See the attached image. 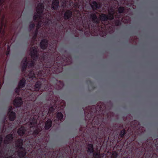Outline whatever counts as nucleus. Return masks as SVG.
<instances>
[{
	"label": "nucleus",
	"mask_w": 158,
	"mask_h": 158,
	"mask_svg": "<svg viewBox=\"0 0 158 158\" xmlns=\"http://www.w3.org/2000/svg\"><path fill=\"white\" fill-rule=\"evenodd\" d=\"M118 10L119 13H122L124 10V8L123 7H120L119 8Z\"/></svg>",
	"instance_id": "obj_14"
},
{
	"label": "nucleus",
	"mask_w": 158,
	"mask_h": 158,
	"mask_svg": "<svg viewBox=\"0 0 158 158\" xmlns=\"http://www.w3.org/2000/svg\"><path fill=\"white\" fill-rule=\"evenodd\" d=\"M25 79H22L20 81L19 84V87L20 88H22L25 85Z\"/></svg>",
	"instance_id": "obj_10"
},
{
	"label": "nucleus",
	"mask_w": 158,
	"mask_h": 158,
	"mask_svg": "<svg viewBox=\"0 0 158 158\" xmlns=\"http://www.w3.org/2000/svg\"><path fill=\"white\" fill-rule=\"evenodd\" d=\"M125 134V131L124 130L121 131L120 134V135L121 136H123Z\"/></svg>",
	"instance_id": "obj_17"
},
{
	"label": "nucleus",
	"mask_w": 158,
	"mask_h": 158,
	"mask_svg": "<svg viewBox=\"0 0 158 158\" xmlns=\"http://www.w3.org/2000/svg\"><path fill=\"white\" fill-rule=\"evenodd\" d=\"M34 18H35V16H34Z\"/></svg>",
	"instance_id": "obj_24"
},
{
	"label": "nucleus",
	"mask_w": 158,
	"mask_h": 158,
	"mask_svg": "<svg viewBox=\"0 0 158 158\" xmlns=\"http://www.w3.org/2000/svg\"><path fill=\"white\" fill-rule=\"evenodd\" d=\"M57 117L58 119H61L63 118V115L61 113H58L57 114Z\"/></svg>",
	"instance_id": "obj_13"
},
{
	"label": "nucleus",
	"mask_w": 158,
	"mask_h": 158,
	"mask_svg": "<svg viewBox=\"0 0 158 158\" xmlns=\"http://www.w3.org/2000/svg\"><path fill=\"white\" fill-rule=\"evenodd\" d=\"M117 154L115 152L113 153L111 156V157L112 158H115L117 156Z\"/></svg>",
	"instance_id": "obj_15"
},
{
	"label": "nucleus",
	"mask_w": 158,
	"mask_h": 158,
	"mask_svg": "<svg viewBox=\"0 0 158 158\" xmlns=\"http://www.w3.org/2000/svg\"><path fill=\"white\" fill-rule=\"evenodd\" d=\"M35 123L34 122L33 123L32 122H31L30 123V127L31 128V127H33V126H35Z\"/></svg>",
	"instance_id": "obj_16"
},
{
	"label": "nucleus",
	"mask_w": 158,
	"mask_h": 158,
	"mask_svg": "<svg viewBox=\"0 0 158 158\" xmlns=\"http://www.w3.org/2000/svg\"><path fill=\"white\" fill-rule=\"evenodd\" d=\"M93 4L94 5V6H95L96 8H98V6L97 4V3L96 2H93Z\"/></svg>",
	"instance_id": "obj_18"
},
{
	"label": "nucleus",
	"mask_w": 158,
	"mask_h": 158,
	"mask_svg": "<svg viewBox=\"0 0 158 158\" xmlns=\"http://www.w3.org/2000/svg\"><path fill=\"white\" fill-rule=\"evenodd\" d=\"M22 103V100L20 98H15L14 101V105L16 107L19 106Z\"/></svg>",
	"instance_id": "obj_1"
},
{
	"label": "nucleus",
	"mask_w": 158,
	"mask_h": 158,
	"mask_svg": "<svg viewBox=\"0 0 158 158\" xmlns=\"http://www.w3.org/2000/svg\"><path fill=\"white\" fill-rule=\"evenodd\" d=\"M12 107H10L9 108V112L8 114H9V119L10 120H13L15 118V113L13 112H11L10 111L12 110Z\"/></svg>",
	"instance_id": "obj_2"
},
{
	"label": "nucleus",
	"mask_w": 158,
	"mask_h": 158,
	"mask_svg": "<svg viewBox=\"0 0 158 158\" xmlns=\"http://www.w3.org/2000/svg\"><path fill=\"white\" fill-rule=\"evenodd\" d=\"M47 45V41L46 40H42L40 43V47L42 49L45 48Z\"/></svg>",
	"instance_id": "obj_4"
},
{
	"label": "nucleus",
	"mask_w": 158,
	"mask_h": 158,
	"mask_svg": "<svg viewBox=\"0 0 158 158\" xmlns=\"http://www.w3.org/2000/svg\"><path fill=\"white\" fill-rule=\"evenodd\" d=\"M52 121L50 120H48L46 122L45 125V128L46 129H49L51 126Z\"/></svg>",
	"instance_id": "obj_5"
},
{
	"label": "nucleus",
	"mask_w": 158,
	"mask_h": 158,
	"mask_svg": "<svg viewBox=\"0 0 158 158\" xmlns=\"http://www.w3.org/2000/svg\"><path fill=\"white\" fill-rule=\"evenodd\" d=\"M19 146H22V140L19 141Z\"/></svg>",
	"instance_id": "obj_20"
},
{
	"label": "nucleus",
	"mask_w": 158,
	"mask_h": 158,
	"mask_svg": "<svg viewBox=\"0 0 158 158\" xmlns=\"http://www.w3.org/2000/svg\"><path fill=\"white\" fill-rule=\"evenodd\" d=\"M12 139V135L11 134H10L7 135L4 140V142L6 143V141H9Z\"/></svg>",
	"instance_id": "obj_9"
},
{
	"label": "nucleus",
	"mask_w": 158,
	"mask_h": 158,
	"mask_svg": "<svg viewBox=\"0 0 158 158\" xmlns=\"http://www.w3.org/2000/svg\"><path fill=\"white\" fill-rule=\"evenodd\" d=\"M88 152H89L90 153L93 152V145L92 144H89L88 146Z\"/></svg>",
	"instance_id": "obj_12"
},
{
	"label": "nucleus",
	"mask_w": 158,
	"mask_h": 158,
	"mask_svg": "<svg viewBox=\"0 0 158 158\" xmlns=\"http://www.w3.org/2000/svg\"><path fill=\"white\" fill-rule=\"evenodd\" d=\"M96 18H97L96 16H94L93 17H92V18L94 20Z\"/></svg>",
	"instance_id": "obj_21"
},
{
	"label": "nucleus",
	"mask_w": 158,
	"mask_h": 158,
	"mask_svg": "<svg viewBox=\"0 0 158 158\" xmlns=\"http://www.w3.org/2000/svg\"><path fill=\"white\" fill-rule=\"evenodd\" d=\"M24 132V128L22 127L19 129L18 131V133L19 135L21 136L23 135Z\"/></svg>",
	"instance_id": "obj_8"
},
{
	"label": "nucleus",
	"mask_w": 158,
	"mask_h": 158,
	"mask_svg": "<svg viewBox=\"0 0 158 158\" xmlns=\"http://www.w3.org/2000/svg\"><path fill=\"white\" fill-rule=\"evenodd\" d=\"M40 84H39V85L38 84H36L35 85V87L36 88H37L39 87L40 86Z\"/></svg>",
	"instance_id": "obj_19"
},
{
	"label": "nucleus",
	"mask_w": 158,
	"mask_h": 158,
	"mask_svg": "<svg viewBox=\"0 0 158 158\" xmlns=\"http://www.w3.org/2000/svg\"><path fill=\"white\" fill-rule=\"evenodd\" d=\"M100 18L101 20L105 21L107 20L108 19H113V15H111V16L110 17H107L106 15L102 14L100 16Z\"/></svg>",
	"instance_id": "obj_3"
},
{
	"label": "nucleus",
	"mask_w": 158,
	"mask_h": 158,
	"mask_svg": "<svg viewBox=\"0 0 158 158\" xmlns=\"http://www.w3.org/2000/svg\"><path fill=\"white\" fill-rule=\"evenodd\" d=\"M59 2L57 0H53L52 3V7L56 9L58 6Z\"/></svg>",
	"instance_id": "obj_6"
},
{
	"label": "nucleus",
	"mask_w": 158,
	"mask_h": 158,
	"mask_svg": "<svg viewBox=\"0 0 158 158\" xmlns=\"http://www.w3.org/2000/svg\"><path fill=\"white\" fill-rule=\"evenodd\" d=\"M43 9V6L42 4L40 5V7L39 9H37L36 10V11L37 13L39 14L40 13H41L42 12Z\"/></svg>",
	"instance_id": "obj_11"
},
{
	"label": "nucleus",
	"mask_w": 158,
	"mask_h": 158,
	"mask_svg": "<svg viewBox=\"0 0 158 158\" xmlns=\"http://www.w3.org/2000/svg\"><path fill=\"white\" fill-rule=\"evenodd\" d=\"M1 2H2V0H0V5L1 4Z\"/></svg>",
	"instance_id": "obj_23"
},
{
	"label": "nucleus",
	"mask_w": 158,
	"mask_h": 158,
	"mask_svg": "<svg viewBox=\"0 0 158 158\" xmlns=\"http://www.w3.org/2000/svg\"><path fill=\"white\" fill-rule=\"evenodd\" d=\"M95 157H98V158L100 156V155L99 154H97L95 156Z\"/></svg>",
	"instance_id": "obj_22"
},
{
	"label": "nucleus",
	"mask_w": 158,
	"mask_h": 158,
	"mask_svg": "<svg viewBox=\"0 0 158 158\" xmlns=\"http://www.w3.org/2000/svg\"><path fill=\"white\" fill-rule=\"evenodd\" d=\"M71 12L70 11H68L65 13L64 17L65 19H68L71 16Z\"/></svg>",
	"instance_id": "obj_7"
}]
</instances>
